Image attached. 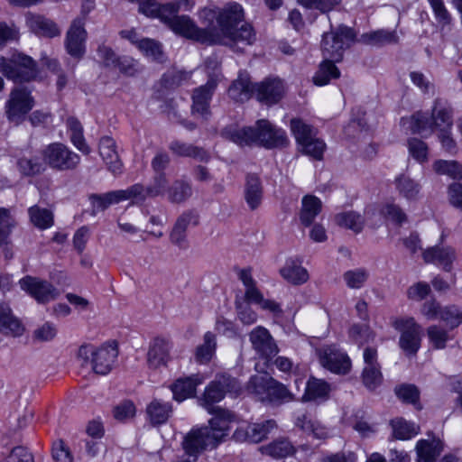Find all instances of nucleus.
Returning a JSON list of instances; mask_svg holds the SVG:
<instances>
[{
  "mask_svg": "<svg viewBox=\"0 0 462 462\" xmlns=\"http://www.w3.org/2000/svg\"><path fill=\"white\" fill-rule=\"evenodd\" d=\"M335 221L339 226L350 229L355 233L361 232L365 225L364 217L356 211L338 213L335 216Z\"/></svg>",
  "mask_w": 462,
  "mask_h": 462,
  "instance_id": "nucleus-44",
  "label": "nucleus"
},
{
  "mask_svg": "<svg viewBox=\"0 0 462 462\" xmlns=\"http://www.w3.org/2000/svg\"><path fill=\"white\" fill-rule=\"evenodd\" d=\"M138 49L145 57L152 60L163 62L165 60L162 44L153 39H142Z\"/></svg>",
  "mask_w": 462,
  "mask_h": 462,
  "instance_id": "nucleus-46",
  "label": "nucleus"
},
{
  "mask_svg": "<svg viewBox=\"0 0 462 462\" xmlns=\"http://www.w3.org/2000/svg\"><path fill=\"white\" fill-rule=\"evenodd\" d=\"M56 335V326L50 321H46L33 331V339L40 342H46L52 340Z\"/></svg>",
  "mask_w": 462,
  "mask_h": 462,
  "instance_id": "nucleus-62",
  "label": "nucleus"
},
{
  "mask_svg": "<svg viewBox=\"0 0 462 462\" xmlns=\"http://www.w3.org/2000/svg\"><path fill=\"white\" fill-rule=\"evenodd\" d=\"M368 277V272L363 268L346 271L343 275V279L346 286L350 289L356 290L362 288L366 282Z\"/></svg>",
  "mask_w": 462,
  "mask_h": 462,
  "instance_id": "nucleus-52",
  "label": "nucleus"
},
{
  "mask_svg": "<svg viewBox=\"0 0 462 462\" xmlns=\"http://www.w3.org/2000/svg\"><path fill=\"white\" fill-rule=\"evenodd\" d=\"M280 274L288 282L300 285L309 280V273L301 263L294 259H288L280 269Z\"/></svg>",
  "mask_w": 462,
  "mask_h": 462,
  "instance_id": "nucleus-28",
  "label": "nucleus"
},
{
  "mask_svg": "<svg viewBox=\"0 0 462 462\" xmlns=\"http://www.w3.org/2000/svg\"><path fill=\"white\" fill-rule=\"evenodd\" d=\"M240 392L241 385L236 379L227 374H219L206 387L199 402L209 413L215 412L216 415L219 410H224L220 408L214 409L215 403L224 399L226 393L237 396Z\"/></svg>",
  "mask_w": 462,
  "mask_h": 462,
  "instance_id": "nucleus-4",
  "label": "nucleus"
},
{
  "mask_svg": "<svg viewBox=\"0 0 462 462\" xmlns=\"http://www.w3.org/2000/svg\"><path fill=\"white\" fill-rule=\"evenodd\" d=\"M393 184L398 194L408 201L419 199L421 185L411 176L401 173L394 178Z\"/></svg>",
  "mask_w": 462,
  "mask_h": 462,
  "instance_id": "nucleus-26",
  "label": "nucleus"
},
{
  "mask_svg": "<svg viewBox=\"0 0 462 462\" xmlns=\"http://www.w3.org/2000/svg\"><path fill=\"white\" fill-rule=\"evenodd\" d=\"M393 328L401 333L399 346L407 355H415L420 347L421 327L412 317L398 318Z\"/></svg>",
  "mask_w": 462,
  "mask_h": 462,
  "instance_id": "nucleus-8",
  "label": "nucleus"
},
{
  "mask_svg": "<svg viewBox=\"0 0 462 462\" xmlns=\"http://www.w3.org/2000/svg\"><path fill=\"white\" fill-rule=\"evenodd\" d=\"M2 462H33V457L25 448L15 447Z\"/></svg>",
  "mask_w": 462,
  "mask_h": 462,
  "instance_id": "nucleus-64",
  "label": "nucleus"
},
{
  "mask_svg": "<svg viewBox=\"0 0 462 462\" xmlns=\"http://www.w3.org/2000/svg\"><path fill=\"white\" fill-rule=\"evenodd\" d=\"M205 379L206 377L200 374L179 378L171 387L173 398L178 402H182L193 397L196 393L197 386L202 384Z\"/></svg>",
  "mask_w": 462,
  "mask_h": 462,
  "instance_id": "nucleus-20",
  "label": "nucleus"
},
{
  "mask_svg": "<svg viewBox=\"0 0 462 462\" xmlns=\"http://www.w3.org/2000/svg\"><path fill=\"white\" fill-rule=\"evenodd\" d=\"M218 76L210 77L205 85L196 88L191 95V113L208 119L211 116L210 101L218 83Z\"/></svg>",
  "mask_w": 462,
  "mask_h": 462,
  "instance_id": "nucleus-10",
  "label": "nucleus"
},
{
  "mask_svg": "<svg viewBox=\"0 0 462 462\" xmlns=\"http://www.w3.org/2000/svg\"><path fill=\"white\" fill-rule=\"evenodd\" d=\"M393 436L402 440H407L420 432V427L413 422L407 421L402 418H396L391 420Z\"/></svg>",
  "mask_w": 462,
  "mask_h": 462,
  "instance_id": "nucleus-43",
  "label": "nucleus"
},
{
  "mask_svg": "<svg viewBox=\"0 0 462 462\" xmlns=\"http://www.w3.org/2000/svg\"><path fill=\"white\" fill-rule=\"evenodd\" d=\"M322 208L321 200L313 196L306 195L301 200V209L300 213V220L302 225L309 226L315 220L316 217L320 213Z\"/></svg>",
  "mask_w": 462,
  "mask_h": 462,
  "instance_id": "nucleus-33",
  "label": "nucleus"
},
{
  "mask_svg": "<svg viewBox=\"0 0 462 462\" xmlns=\"http://www.w3.org/2000/svg\"><path fill=\"white\" fill-rule=\"evenodd\" d=\"M368 39L376 44H388L396 43L399 40V37L395 31L382 29L371 32L368 35Z\"/></svg>",
  "mask_w": 462,
  "mask_h": 462,
  "instance_id": "nucleus-61",
  "label": "nucleus"
},
{
  "mask_svg": "<svg viewBox=\"0 0 462 462\" xmlns=\"http://www.w3.org/2000/svg\"><path fill=\"white\" fill-rule=\"evenodd\" d=\"M18 38L19 32L14 23L0 22V49L10 42L17 41Z\"/></svg>",
  "mask_w": 462,
  "mask_h": 462,
  "instance_id": "nucleus-59",
  "label": "nucleus"
},
{
  "mask_svg": "<svg viewBox=\"0 0 462 462\" xmlns=\"http://www.w3.org/2000/svg\"><path fill=\"white\" fill-rule=\"evenodd\" d=\"M115 68L126 76H134L142 70L138 60L127 56L120 57Z\"/></svg>",
  "mask_w": 462,
  "mask_h": 462,
  "instance_id": "nucleus-58",
  "label": "nucleus"
},
{
  "mask_svg": "<svg viewBox=\"0 0 462 462\" xmlns=\"http://www.w3.org/2000/svg\"><path fill=\"white\" fill-rule=\"evenodd\" d=\"M200 23L207 26L209 45L234 46L238 43L251 45L255 41V32L251 24H238L244 21L242 5L230 2L222 7L206 6L199 10Z\"/></svg>",
  "mask_w": 462,
  "mask_h": 462,
  "instance_id": "nucleus-1",
  "label": "nucleus"
},
{
  "mask_svg": "<svg viewBox=\"0 0 462 462\" xmlns=\"http://www.w3.org/2000/svg\"><path fill=\"white\" fill-rule=\"evenodd\" d=\"M339 76L340 71L335 65V61L324 59L313 76V82L316 86L322 87L328 85L331 79H338Z\"/></svg>",
  "mask_w": 462,
  "mask_h": 462,
  "instance_id": "nucleus-40",
  "label": "nucleus"
},
{
  "mask_svg": "<svg viewBox=\"0 0 462 462\" xmlns=\"http://www.w3.org/2000/svg\"><path fill=\"white\" fill-rule=\"evenodd\" d=\"M199 224V216L193 211L183 212L176 220L170 234L171 242L180 249L188 246L187 230Z\"/></svg>",
  "mask_w": 462,
  "mask_h": 462,
  "instance_id": "nucleus-17",
  "label": "nucleus"
},
{
  "mask_svg": "<svg viewBox=\"0 0 462 462\" xmlns=\"http://www.w3.org/2000/svg\"><path fill=\"white\" fill-rule=\"evenodd\" d=\"M169 149L178 156L191 157L199 162H208L209 160L208 152L203 148L178 140L172 141L170 143Z\"/></svg>",
  "mask_w": 462,
  "mask_h": 462,
  "instance_id": "nucleus-34",
  "label": "nucleus"
},
{
  "mask_svg": "<svg viewBox=\"0 0 462 462\" xmlns=\"http://www.w3.org/2000/svg\"><path fill=\"white\" fill-rule=\"evenodd\" d=\"M432 120L435 128L439 131L452 129L451 107L446 103L437 100L432 110Z\"/></svg>",
  "mask_w": 462,
  "mask_h": 462,
  "instance_id": "nucleus-37",
  "label": "nucleus"
},
{
  "mask_svg": "<svg viewBox=\"0 0 462 462\" xmlns=\"http://www.w3.org/2000/svg\"><path fill=\"white\" fill-rule=\"evenodd\" d=\"M203 344L197 346L195 351V360L199 364H208L215 356L217 348V339L215 334L210 331L205 333Z\"/></svg>",
  "mask_w": 462,
  "mask_h": 462,
  "instance_id": "nucleus-39",
  "label": "nucleus"
},
{
  "mask_svg": "<svg viewBox=\"0 0 462 462\" xmlns=\"http://www.w3.org/2000/svg\"><path fill=\"white\" fill-rule=\"evenodd\" d=\"M276 427V422L273 420H267L261 423H244L237 427L233 438L239 442L258 443L267 438Z\"/></svg>",
  "mask_w": 462,
  "mask_h": 462,
  "instance_id": "nucleus-14",
  "label": "nucleus"
},
{
  "mask_svg": "<svg viewBox=\"0 0 462 462\" xmlns=\"http://www.w3.org/2000/svg\"><path fill=\"white\" fill-rule=\"evenodd\" d=\"M94 213L106 210L111 205L125 201L122 189L103 194H93L89 198Z\"/></svg>",
  "mask_w": 462,
  "mask_h": 462,
  "instance_id": "nucleus-38",
  "label": "nucleus"
},
{
  "mask_svg": "<svg viewBox=\"0 0 462 462\" xmlns=\"http://www.w3.org/2000/svg\"><path fill=\"white\" fill-rule=\"evenodd\" d=\"M222 136L239 146H249L254 143L266 148H282L289 144L284 130L277 128L269 121L258 120L254 127L227 126L222 131Z\"/></svg>",
  "mask_w": 462,
  "mask_h": 462,
  "instance_id": "nucleus-2",
  "label": "nucleus"
},
{
  "mask_svg": "<svg viewBox=\"0 0 462 462\" xmlns=\"http://www.w3.org/2000/svg\"><path fill=\"white\" fill-rule=\"evenodd\" d=\"M284 85L279 79H267L255 85L254 94L256 98L264 104L277 103L283 96Z\"/></svg>",
  "mask_w": 462,
  "mask_h": 462,
  "instance_id": "nucleus-18",
  "label": "nucleus"
},
{
  "mask_svg": "<svg viewBox=\"0 0 462 462\" xmlns=\"http://www.w3.org/2000/svg\"><path fill=\"white\" fill-rule=\"evenodd\" d=\"M259 451L263 455H267L274 459H282L293 455L296 449L288 439L280 438L269 444L261 446Z\"/></svg>",
  "mask_w": 462,
  "mask_h": 462,
  "instance_id": "nucleus-30",
  "label": "nucleus"
},
{
  "mask_svg": "<svg viewBox=\"0 0 462 462\" xmlns=\"http://www.w3.org/2000/svg\"><path fill=\"white\" fill-rule=\"evenodd\" d=\"M330 385L324 380L310 377L305 388V393L302 395L303 402H325L329 397Z\"/></svg>",
  "mask_w": 462,
  "mask_h": 462,
  "instance_id": "nucleus-27",
  "label": "nucleus"
},
{
  "mask_svg": "<svg viewBox=\"0 0 462 462\" xmlns=\"http://www.w3.org/2000/svg\"><path fill=\"white\" fill-rule=\"evenodd\" d=\"M432 167L438 174L448 175L454 180H462V165L456 161L437 160Z\"/></svg>",
  "mask_w": 462,
  "mask_h": 462,
  "instance_id": "nucleus-50",
  "label": "nucleus"
},
{
  "mask_svg": "<svg viewBox=\"0 0 462 462\" xmlns=\"http://www.w3.org/2000/svg\"><path fill=\"white\" fill-rule=\"evenodd\" d=\"M294 425L303 433L318 439H325L331 436V430L307 411H295Z\"/></svg>",
  "mask_w": 462,
  "mask_h": 462,
  "instance_id": "nucleus-16",
  "label": "nucleus"
},
{
  "mask_svg": "<svg viewBox=\"0 0 462 462\" xmlns=\"http://www.w3.org/2000/svg\"><path fill=\"white\" fill-rule=\"evenodd\" d=\"M14 226V220L10 215L9 210L0 208V244L6 241Z\"/></svg>",
  "mask_w": 462,
  "mask_h": 462,
  "instance_id": "nucleus-63",
  "label": "nucleus"
},
{
  "mask_svg": "<svg viewBox=\"0 0 462 462\" xmlns=\"http://www.w3.org/2000/svg\"><path fill=\"white\" fill-rule=\"evenodd\" d=\"M122 193L124 195L125 201L133 200L134 203L143 202L148 197H150L147 187L145 188L139 183L132 185L125 189H122Z\"/></svg>",
  "mask_w": 462,
  "mask_h": 462,
  "instance_id": "nucleus-55",
  "label": "nucleus"
},
{
  "mask_svg": "<svg viewBox=\"0 0 462 462\" xmlns=\"http://www.w3.org/2000/svg\"><path fill=\"white\" fill-rule=\"evenodd\" d=\"M269 388L268 397L265 401L267 403L282 404L294 400L293 393L283 383L274 378L271 381Z\"/></svg>",
  "mask_w": 462,
  "mask_h": 462,
  "instance_id": "nucleus-42",
  "label": "nucleus"
},
{
  "mask_svg": "<svg viewBox=\"0 0 462 462\" xmlns=\"http://www.w3.org/2000/svg\"><path fill=\"white\" fill-rule=\"evenodd\" d=\"M237 318L245 325H252L257 321V314L252 307L245 301H236Z\"/></svg>",
  "mask_w": 462,
  "mask_h": 462,
  "instance_id": "nucleus-60",
  "label": "nucleus"
},
{
  "mask_svg": "<svg viewBox=\"0 0 462 462\" xmlns=\"http://www.w3.org/2000/svg\"><path fill=\"white\" fill-rule=\"evenodd\" d=\"M354 39V32L346 26H340L336 32L324 33L321 42L324 59L339 62L345 50L349 47Z\"/></svg>",
  "mask_w": 462,
  "mask_h": 462,
  "instance_id": "nucleus-6",
  "label": "nucleus"
},
{
  "mask_svg": "<svg viewBox=\"0 0 462 462\" xmlns=\"http://www.w3.org/2000/svg\"><path fill=\"white\" fill-rule=\"evenodd\" d=\"M19 284L22 290L39 303L54 300L60 295L59 291L51 283L35 277L25 276L19 281Z\"/></svg>",
  "mask_w": 462,
  "mask_h": 462,
  "instance_id": "nucleus-12",
  "label": "nucleus"
},
{
  "mask_svg": "<svg viewBox=\"0 0 462 462\" xmlns=\"http://www.w3.org/2000/svg\"><path fill=\"white\" fill-rule=\"evenodd\" d=\"M422 256L425 263L441 266L446 271L450 270L451 264L456 258L453 248L443 245H435L426 249L422 253Z\"/></svg>",
  "mask_w": 462,
  "mask_h": 462,
  "instance_id": "nucleus-23",
  "label": "nucleus"
},
{
  "mask_svg": "<svg viewBox=\"0 0 462 462\" xmlns=\"http://www.w3.org/2000/svg\"><path fill=\"white\" fill-rule=\"evenodd\" d=\"M42 158L51 168L59 171L76 169L80 163V156L61 143H53L42 151Z\"/></svg>",
  "mask_w": 462,
  "mask_h": 462,
  "instance_id": "nucleus-7",
  "label": "nucleus"
},
{
  "mask_svg": "<svg viewBox=\"0 0 462 462\" xmlns=\"http://www.w3.org/2000/svg\"><path fill=\"white\" fill-rule=\"evenodd\" d=\"M255 85H252L249 76L240 73L228 88V96L236 102H245L254 93Z\"/></svg>",
  "mask_w": 462,
  "mask_h": 462,
  "instance_id": "nucleus-29",
  "label": "nucleus"
},
{
  "mask_svg": "<svg viewBox=\"0 0 462 462\" xmlns=\"http://www.w3.org/2000/svg\"><path fill=\"white\" fill-rule=\"evenodd\" d=\"M192 194V189L189 182L176 180L168 189V199L171 203H181L188 199Z\"/></svg>",
  "mask_w": 462,
  "mask_h": 462,
  "instance_id": "nucleus-49",
  "label": "nucleus"
},
{
  "mask_svg": "<svg viewBox=\"0 0 462 462\" xmlns=\"http://www.w3.org/2000/svg\"><path fill=\"white\" fill-rule=\"evenodd\" d=\"M409 155L420 164L429 162L430 149L428 144L422 140L412 137L407 141Z\"/></svg>",
  "mask_w": 462,
  "mask_h": 462,
  "instance_id": "nucleus-45",
  "label": "nucleus"
},
{
  "mask_svg": "<svg viewBox=\"0 0 462 462\" xmlns=\"http://www.w3.org/2000/svg\"><path fill=\"white\" fill-rule=\"evenodd\" d=\"M31 222L40 229H47L53 224V214L47 208L32 206L28 209Z\"/></svg>",
  "mask_w": 462,
  "mask_h": 462,
  "instance_id": "nucleus-47",
  "label": "nucleus"
},
{
  "mask_svg": "<svg viewBox=\"0 0 462 462\" xmlns=\"http://www.w3.org/2000/svg\"><path fill=\"white\" fill-rule=\"evenodd\" d=\"M117 356V346L114 342L105 344L100 347L83 345L78 352V357L83 363H90L92 370L101 375L107 374L113 369Z\"/></svg>",
  "mask_w": 462,
  "mask_h": 462,
  "instance_id": "nucleus-3",
  "label": "nucleus"
},
{
  "mask_svg": "<svg viewBox=\"0 0 462 462\" xmlns=\"http://www.w3.org/2000/svg\"><path fill=\"white\" fill-rule=\"evenodd\" d=\"M30 28L37 34L46 37H55L60 34L56 23L40 15H32L28 18Z\"/></svg>",
  "mask_w": 462,
  "mask_h": 462,
  "instance_id": "nucleus-35",
  "label": "nucleus"
},
{
  "mask_svg": "<svg viewBox=\"0 0 462 462\" xmlns=\"http://www.w3.org/2000/svg\"><path fill=\"white\" fill-rule=\"evenodd\" d=\"M349 337L357 345L362 346L374 338V334L367 324H354L349 328Z\"/></svg>",
  "mask_w": 462,
  "mask_h": 462,
  "instance_id": "nucleus-51",
  "label": "nucleus"
},
{
  "mask_svg": "<svg viewBox=\"0 0 462 462\" xmlns=\"http://www.w3.org/2000/svg\"><path fill=\"white\" fill-rule=\"evenodd\" d=\"M427 336L430 346L434 349H444L447 343L452 338L448 331L439 325L428 327Z\"/></svg>",
  "mask_w": 462,
  "mask_h": 462,
  "instance_id": "nucleus-48",
  "label": "nucleus"
},
{
  "mask_svg": "<svg viewBox=\"0 0 462 462\" xmlns=\"http://www.w3.org/2000/svg\"><path fill=\"white\" fill-rule=\"evenodd\" d=\"M444 450L443 441L435 436L419 439L415 446L416 462H434Z\"/></svg>",
  "mask_w": 462,
  "mask_h": 462,
  "instance_id": "nucleus-21",
  "label": "nucleus"
},
{
  "mask_svg": "<svg viewBox=\"0 0 462 462\" xmlns=\"http://www.w3.org/2000/svg\"><path fill=\"white\" fill-rule=\"evenodd\" d=\"M300 148L303 153L316 160H321L326 149V144L321 139L315 137Z\"/></svg>",
  "mask_w": 462,
  "mask_h": 462,
  "instance_id": "nucleus-56",
  "label": "nucleus"
},
{
  "mask_svg": "<svg viewBox=\"0 0 462 462\" xmlns=\"http://www.w3.org/2000/svg\"><path fill=\"white\" fill-rule=\"evenodd\" d=\"M171 343L164 337H155L149 346L147 362L150 367L157 368L165 365L171 356Z\"/></svg>",
  "mask_w": 462,
  "mask_h": 462,
  "instance_id": "nucleus-19",
  "label": "nucleus"
},
{
  "mask_svg": "<svg viewBox=\"0 0 462 462\" xmlns=\"http://www.w3.org/2000/svg\"><path fill=\"white\" fill-rule=\"evenodd\" d=\"M0 71L14 81H29L37 74L34 60L22 53H14L9 59L1 57Z\"/></svg>",
  "mask_w": 462,
  "mask_h": 462,
  "instance_id": "nucleus-5",
  "label": "nucleus"
},
{
  "mask_svg": "<svg viewBox=\"0 0 462 462\" xmlns=\"http://www.w3.org/2000/svg\"><path fill=\"white\" fill-rule=\"evenodd\" d=\"M290 126L291 131L300 147L310 142L311 139L317 137V131L301 119H291Z\"/></svg>",
  "mask_w": 462,
  "mask_h": 462,
  "instance_id": "nucleus-41",
  "label": "nucleus"
},
{
  "mask_svg": "<svg viewBox=\"0 0 462 462\" xmlns=\"http://www.w3.org/2000/svg\"><path fill=\"white\" fill-rule=\"evenodd\" d=\"M150 422L153 425L165 423L172 412L171 403L153 400L146 408Z\"/></svg>",
  "mask_w": 462,
  "mask_h": 462,
  "instance_id": "nucleus-36",
  "label": "nucleus"
},
{
  "mask_svg": "<svg viewBox=\"0 0 462 462\" xmlns=\"http://www.w3.org/2000/svg\"><path fill=\"white\" fill-rule=\"evenodd\" d=\"M440 319L443 320L450 329L457 328L462 324V310L455 305L444 307L441 311Z\"/></svg>",
  "mask_w": 462,
  "mask_h": 462,
  "instance_id": "nucleus-53",
  "label": "nucleus"
},
{
  "mask_svg": "<svg viewBox=\"0 0 462 462\" xmlns=\"http://www.w3.org/2000/svg\"><path fill=\"white\" fill-rule=\"evenodd\" d=\"M362 381L367 389L374 390L383 382L381 368L363 369Z\"/></svg>",
  "mask_w": 462,
  "mask_h": 462,
  "instance_id": "nucleus-57",
  "label": "nucleus"
},
{
  "mask_svg": "<svg viewBox=\"0 0 462 462\" xmlns=\"http://www.w3.org/2000/svg\"><path fill=\"white\" fill-rule=\"evenodd\" d=\"M381 213L392 222L402 225L407 221V216L402 208L393 202L386 203L381 209Z\"/></svg>",
  "mask_w": 462,
  "mask_h": 462,
  "instance_id": "nucleus-54",
  "label": "nucleus"
},
{
  "mask_svg": "<svg viewBox=\"0 0 462 462\" xmlns=\"http://www.w3.org/2000/svg\"><path fill=\"white\" fill-rule=\"evenodd\" d=\"M273 380V377L267 374L252 375L247 383L246 391L255 400L265 402Z\"/></svg>",
  "mask_w": 462,
  "mask_h": 462,
  "instance_id": "nucleus-31",
  "label": "nucleus"
},
{
  "mask_svg": "<svg viewBox=\"0 0 462 462\" xmlns=\"http://www.w3.org/2000/svg\"><path fill=\"white\" fill-rule=\"evenodd\" d=\"M319 362L323 367L335 374H345L351 368V360L346 353L335 346H327L319 351Z\"/></svg>",
  "mask_w": 462,
  "mask_h": 462,
  "instance_id": "nucleus-13",
  "label": "nucleus"
},
{
  "mask_svg": "<svg viewBox=\"0 0 462 462\" xmlns=\"http://www.w3.org/2000/svg\"><path fill=\"white\" fill-rule=\"evenodd\" d=\"M88 32L85 29V18L74 19L65 37V49L75 59H81L86 52Z\"/></svg>",
  "mask_w": 462,
  "mask_h": 462,
  "instance_id": "nucleus-11",
  "label": "nucleus"
},
{
  "mask_svg": "<svg viewBox=\"0 0 462 462\" xmlns=\"http://www.w3.org/2000/svg\"><path fill=\"white\" fill-rule=\"evenodd\" d=\"M23 326L13 314L9 305L0 303V333L5 336L19 337L23 333Z\"/></svg>",
  "mask_w": 462,
  "mask_h": 462,
  "instance_id": "nucleus-25",
  "label": "nucleus"
},
{
  "mask_svg": "<svg viewBox=\"0 0 462 462\" xmlns=\"http://www.w3.org/2000/svg\"><path fill=\"white\" fill-rule=\"evenodd\" d=\"M99 154L107 165V169L114 175L122 173L123 164L116 150V142L110 136L100 138L98 144Z\"/></svg>",
  "mask_w": 462,
  "mask_h": 462,
  "instance_id": "nucleus-22",
  "label": "nucleus"
},
{
  "mask_svg": "<svg viewBox=\"0 0 462 462\" xmlns=\"http://www.w3.org/2000/svg\"><path fill=\"white\" fill-rule=\"evenodd\" d=\"M249 340L256 354L267 361L275 356L279 352L277 344L269 330L264 327L258 326L254 328L249 333Z\"/></svg>",
  "mask_w": 462,
  "mask_h": 462,
  "instance_id": "nucleus-15",
  "label": "nucleus"
},
{
  "mask_svg": "<svg viewBox=\"0 0 462 462\" xmlns=\"http://www.w3.org/2000/svg\"><path fill=\"white\" fill-rule=\"evenodd\" d=\"M401 123L412 134H422L425 137L430 135L435 129L432 116H429L427 113L423 112H417L410 117H403Z\"/></svg>",
  "mask_w": 462,
  "mask_h": 462,
  "instance_id": "nucleus-24",
  "label": "nucleus"
},
{
  "mask_svg": "<svg viewBox=\"0 0 462 462\" xmlns=\"http://www.w3.org/2000/svg\"><path fill=\"white\" fill-rule=\"evenodd\" d=\"M245 199L250 209H256L263 199V186L259 177L248 174L245 185Z\"/></svg>",
  "mask_w": 462,
  "mask_h": 462,
  "instance_id": "nucleus-32",
  "label": "nucleus"
},
{
  "mask_svg": "<svg viewBox=\"0 0 462 462\" xmlns=\"http://www.w3.org/2000/svg\"><path fill=\"white\" fill-rule=\"evenodd\" d=\"M33 105V99L28 90L23 88H14L5 105L8 120L15 124L21 123Z\"/></svg>",
  "mask_w": 462,
  "mask_h": 462,
  "instance_id": "nucleus-9",
  "label": "nucleus"
}]
</instances>
